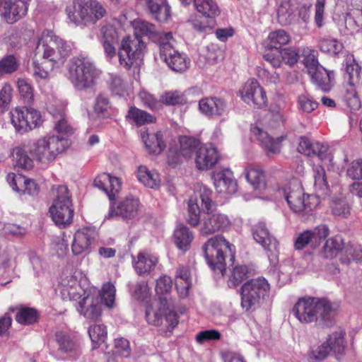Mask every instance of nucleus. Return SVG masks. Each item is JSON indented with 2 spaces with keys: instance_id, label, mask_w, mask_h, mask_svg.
Instances as JSON below:
<instances>
[{
  "instance_id": "f257e3e1",
  "label": "nucleus",
  "mask_w": 362,
  "mask_h": 362,
  "mask_svg": "<svg viewBox=\"0 0 362 362\" xmlns=\"http://www.w3.org/2000/svg\"><path fill=\"white\" fill-rule=\"evenodd\" d=\"M212 191L206 186L200 187L199 192L192 197L188 202L187 222L192 226H197L200 221V204L202 210L206 211L200 222L199 232L201 235L206 236L216 232L223 231L230 226V221L228 216L221 213H210L213 202L211 200Z\"/></svg>"
},
{
  "instance_id": "f03ea898",
  "label": "nucleus",
  "mask_w": 362,
  "mask_h": 362,
  "mask_svg": "<svg viewBox=\"0 0 362 362\" xmlns=\"http://www.w3.org/2000/svg\"><path fill=\"white\" fill-rule=\"evenodd\" d=\"M313 177L314 187L317 196L307 194L305 198L303 189L297 181L290 183L289 186L286 188L285 199L293 212L308 214L318 205V197L328 194L329 186L324 167L321 165H315Z\"/></svg>"
},
{
  "instance_id": "7ed1b4c3",
  "label": "nucleus",
  "mask_w": 362,
  "mask_h": 362,
  "mask_svg": "<svg viewBox=\"0 0 362 362\" xmlns=\"http://www.w3.org/2000/svg\"><path fill=\"white\" fill-rule=\"evenodd\" d=\"M133 27L134 37H124L117 53L119 64L127 69L141 60L144 56L146 45L141 39L142 36H147L153 40L158 38L161 42L165 34L158 33L154 25L142 20H135L133 22Z\"/></svg>"
},
{
  "instance_id": "20e7f679",
  "label": "nucleus",
  "mask_w": 362,
  "mask_h": 362,
  "mask_svg": "<svg viewBox=\"0 0 362 362\" xmlns=\"http://www.w3.org/2000/svg\"><path fill=\"white\" fill-rule=\"evenodd\" d=\"M292 313L301 323L328 325L334 315L330 301L325 298L303 297L295 303Z\"/></svg>"
},
{
  "instance_id": "39448f33",
  "label": "nucleus",
  "mask_w": 362,
  "mask_h": 362,
  "mask_svg": "<svg viewBox=\"0 0 362 362\" xmlns=\"http://www.w3.org/2000/svg\"><path fill=\"white\" fill-rule=\"evenodd\" d=\"M71 51V46L63 39L55 35L52 30H44L37 39L35 57L49 59L57 67L64 65Z\"/></svg>"
},
{
  "instance_id": "423d86ee",
  "label": "nucleus",
  "mask_w": 362,
  "mask_h": 362,
  "mask_svg": "<svg viewBox=\"0 0 362 362\" xmlns=\"http://www.w3.org/2000/svg\"><path fill=\"white\" fill-rule=\"evenodd\" d=\"M69 20L76 25L96 23L107 11L97 0H74L66 9Z\"/></svg>"
},
{
  "instance_id": "0eeeda50",
  "label": "nucleus",
  "mask_w": 362,
  "mask_h": 362,
  "mask_svg": "<svg viewBox=\"0 0 362 362\" xmlns=\"http://www.w3.org/2000/svg\"><path fill=\"white\" fill-rule=\"evenodd\" d=\"M202 250L208 264L214 271H225L226 256H230L231 261L235 259V246L223 235L209 238L203 245Z\"/></svg>"
},
{
  "instance_id": "6e6552de",
  "label": "nucleus",
  "mask_w": 362,
  "mask_h": 362,
  "mask_svg": "<svg viewBox=\"0 0 362 362\" xmlns=\"http://www.w3.org/2000/svg\"><path fill=\"white\" fill-rule=\"evenodd\" d=\"M98 75L93 62L87 56L79 55L70 61L69 78L77 89L92 87Z\"/></svg>"
},
{
  "instance_id": "1a4fd4ad",
  "label": "nucleus",
  "mask_w": 362,
  "mask_h": 362,
  "mask_svg": "<svg viewBox=\"0 0 362 362\" xmlns=\"http://www.w3.org/2000/svg\"><path fill=\"white\" fill-rule=\"evenodd\" d=\"M68 145L67 140L63 136L47 135L33 142L30 153L37 162L47 166L64 151Z\"/></svg>"
},
{
  "instance_id": "9d476101",
  "label": "nucleus",
  "mask_w": 362,
  "mask_h": 362,
  "mask_svg": "<svg viewBox=\"0 0 362 362\" xmlns=\"http://www.w3.org/2000/svg\"><path fill=\"white\" fill-rule=\"evenodd\" d=\"M52 190L56 193V199L49 211L56 225L64 228L73 221L74 209L71 195L65 185L54 186Z\"/></svg>"
},
{
  "instance_id": "9b49d317",
  "label": "nucleus",
  "mask_w": 362,
  "mask_h": 362,
  "mask_svg": "<svg viewBox=\"0 0 362 362\" xmlns=\"http://www.w3.org/2000/svg\"><path fill=\"white\" fill-rule=\"evenodd\" d=\"M269 291V285L264 278L251 279L240 288L241 306L246 311H254L263 303Z\"/></svg>"
},
{
  "instance_id": "f8f14e48",
  "label": "nucleus",
  "mask_w": 362,
  "mask_h": 362,
  "mask_svg": "<svg viewBox=\"0 0 362 362\" xmlns=\"http://www.w3.org/2000/svg\"><path fill=\"white\" fill-rule=\"evenodd\" d=\"M163 35L164 38L159 42L161 59L173 71H185L189 68L190 60L185 54L180 53L173 47L175 41L171 33H165Z\"/></svg>"
},
{
  "instance_id": "ddd939ff",
  "label": "nucleus",
  "mask_w": 362,
  "mask_h": 362,
  "mask_svg": "<svg viewBox=\"0 0 362 362\" xmlns=\"http://www.w3.org/2000/svg\"><path fill=\"white\" fill-rule=\"evenodd\" d=\"M9 115L11 124L21 134L28 132L42 123L40 112L33 108L16 107Z\"/></svg>"
},
{
  "instance_id": "4468645a",
  "label": "nucleus",
  "mask_w": 362,
  "mask_h": 362,
  "mask_svg": "<svg viewBox=\"0 0 362 362\" xmlns=\"http://www.w3.org/2000/svg\"><path fill=\"white\" fill-rule=\"evenodd\" d=\"M239 93L241 99L250 107L262 109L267 106L266 92L254 78L247 81Z\"/></svg>"
},
{
  "instance_id": "2eb2a0df",
  "label": "nucleus",
  "mask_w": 362,
  "mask_h": 362,
  "mask_svg": "<svg viewBox=\"0 0 362 362\" xmlns=\"http://www.w3.org/2000/svg\"><path fill=\"white\" fill-rule=\"evenodd\" d=\"M30 0H1L0 16L8 24H14L28 13Z\"/></svg>"
},
{
  "instance_id": "dca6fc26",
  "label": "nucleus",
  "mask_w": 362,
  "mask_h": 362,
  "mask_svg": "<svg viewBox=\"0 0 362 362\" xmlns=\"http://www.w3.org/2000/svg\"><path fill=\"white\" fill-rule=\"evenodd\" d=\"M329 233V228L325 224L319 225L313 230H306L297 235L294 240V248L296 250H301L308 245L315 248L328 236Z\"/></svg>"
},
{
  "instance_id": "f3484780",
  "label": "nucleus",
  "mask_w": 362,
  "mask_h": 362,
  "mask_svg": "<svg viewBox=\"0 0 362 362\" xmlns=\"http://www.w3.org/2000/svg\"><path fill=\"white\" fill-rule=\"evenodd\" d=\"M86 296L78 302V312L87 320L96 321L102 315L99 293L95 290L85 291Z\"/></svg>"
},
{
  "instance_id": "a211bd4d",
  "label": "nucleus",
  "mask_w": 362,
  "mask_h": 362,
  "mask_svg": "<svg viewBox=\"0 0 362 362\" xmlns=\"http://www.w3.org/2000/svg\"><path fill=\"white\" fill-rule=\"evenodd\" d=\"M328 146L319 141H311L306 137H300L299 139L297 150L300 153L304 154L307 156H315L320 162L315 163V165H321L327 161L331 160L330 155L328 153Z\"/></svg>"
},
{
  "instance_id": "6ab92c4d",
  "label": "nucleus",
  "mask_w": 362,
  "mask_h": 362,
  "mask_svg": "<svg viewBox=\"0 0 362 362\" xmlns=\"http://www.w3.org/2000/svg\"><path fill=\"white\" fill-rule=\"evenodd\" d=\"M96 237V230L93 228H83L76 230L71 243L73 255L76 256L90 253Z\"/></svg>"
},
{
  "instance_id": "aec40b11",
  "label": "nucleus",
  "mask_w": 362,
  "mask_h": 362,
  "mask_svg": "<svg viewBox=\"0 0 362 362\" xmlns=\"http://www.w3.org/2000/svg\"><path fill=\"white\" fill-rule=\"evenodd\" d=\"M79 272L66 269L60 278V292L64 300H76L81 296V288L78 281Z\"/></svg>"
},
{
  "instance_id": "412c9836",
  "label": "nucleus",
  "mask_w": 362,
  "mask_h": 362,
  "mask_svg": "<svg viewBox=\"0 0 362 362\" xmlns=\"http://www.w3.org/2000/svg\"><path fill=\"white\" fill-rule=\"evenodd\" d=\"M6 180L12 189L20 194L30 196L38 194L39 187L33 180L15 173H8Z\"/></svg>"
},
{
  "instance_id": "4be33fe9",
  "label": "nucleus",
  "mask_w": 362,
  "mask_h": 362,
  "mask_svg": "<svg viewBox=\"0 0 362 362\" xmlns=\"http://www.w3.org/2000/svg\"><path fill=\"white\" fill-rule=\"evenodd\" d=\"M139 201L133 197H127L119 203L116 208L113 204H110V210L106 216L108 218L119 216L122 218H132L137 214Z\"/></svg>"
},
{
  "instance_id": "5701e85b",
  "label": "nucleus",
  "mask_w": 362,
  "mask_h": 362,
  "mask_svg": "<svg viewBox=\"0 0 362 362\" xmlns=\"http://www.w3.org/2000/svg\"><path fill=\"white\" fill-rule=\"evenodd\" d=\"M214 184L219 193L234 194L238 189L237 182L230 169H223L213 173Z\"/></svg>"
},
{
  "instance_id": "b1692460",
  "label": "nucleus",
  "mask_w": 362,
  "mask_h": 362,
  "mask_svg": "<svg viewBox=\"0 0 362 362\" xmlns=\"http://www.w3.org/2000/svg\"><path fill=\"white\" fill-rule=\"evenodd\" d=\"M219 158L216 148L212 144L200 145L197 151L196 165L199 170L211 168Z\"/></svg>"
},
{
  "instance_id": "393cba45",
  "label": "nucleus",
  "mask_w": 362,
  "mask_h": 362,
  "mask_svg": "<svg viewBox=\"0 0 362 362\" xmlns=\"http://www.w3.org/2000/svg\"><path fill=\"white\" fill-rule=\"evenodd\" d=\"M299 8L298 0H281L277 8V20L281 25H288L296 19Z\"/></svg>"
},
{
  "instance_id": "a878e982",
  "label": "nucleus",
  "mask_w": 362,
  "mask_h": 362,
  "mask_svg": "<svg viewBox=\"0 0 362 362\" xmlns=\"http://www.w3.org/2000/svg\"><path fill=\"white\" fill-rule=\"evenodd\" d=\"M94 185L104 191L110 200L113 201L115 199L116 194L121 189L122 182L117 177L104 173L95 178Z\"/></svg>"
},
{
  "instance_id": "bb28decb",
  "label": "nucleus",
  "mask_w": 362,
  "mask_h": 362,
  "mask_svg": "<svg viewBox=\"0 0 362 362\" xmlns=\"http://www.w3.org/2000/svg\"><path fill=\"white\" fill-rule=\"evenodd\" d=\"M199 111L206 116H222L227 110L226 103L221 98H205L199 102Z\"/></svg>"
},
{
  "instance_id": "cd10ccee",
  "label": "nucleus",
  "mask_w": 362,
  "mask_h": 362,
  "mask_svg": "<svg viewBox=\"0 0 362 362\" xmlns=\"http://www.w3.org/2000/svg\"><path fill=\"white\" fill-rule=\"evenodd\" d=\"M251 132L258 139L262 146L267 151L268 156L276 154L280 152L281 138L274 139L267 132L256 125L251 126Z\"/></svg>"
},
{
  "instance_id": "c85d7f7f",
  "label": "nucleus",
  "mask_w": 362,
  "mask_h": 362,
  "mask_svg": "<svg viewBox=\"0 0 362 362\" xmlns=\"http://www.w3.org/2000/svg\"><path fill=\"white\" fill-rule=\"evenodd\" d=\"M141 138L146 150L152 155H159L165 148L163 134L160 132L149 133L147 130L141 132Z\"/></svg>"
},
{
  "instance_id": "c756f323",
  "label": "nucleus",
  "mask_w": 362,
  "mask_h": 362,
  "mask_svg": "<svg viewBox=\"0 0 362 362\" xmlns=\"http://www.w3.org/2000/svg\"><path fill=\"white\" fill-rule=\"evenodd\" d=\"M252 235L255 241L267 251H272L277 247V241L269 232L264 223L259 222L252 228Z\"/></svg>"
},
{
  "instance_id": "7c9ffc66",
  "label": "nucleus",
  "mask_w": 362,
  "mask_h": 362,
  "mask_svg": "<svg viewBox=\"0 0 362 362\" xmlns=\"http://www.w3.org/2000/svg\"><path fill=\"white\" fill-rule=\"evenodd\" d=\"M158 257L147 252H140L133 260V265L139 275L149 274L158 264Z\"/></svg>"
},
{
  "instance_id": "2f4dec72",
  "label": "nucleus",
  "mask_w": 362,
  "mask_h": 362,
  "mask_svg": "<svg viewBox=\"0 0 362 362\" xmlns=\"http://www.w3.org/2000/svg\"><path fill=\"white\" fill-rule=\"evenodd\" d=\"M312 82L322 90L329 91L334 84V74L322 66L309 74Z\"/></svg>"
},
{
  "instance_id": "473e14b6",
  "label": "nucleus",
  "mask_w": 362,
  "mask_h": 362,
  "mask_svg": "<svg viewBox=\"0 0 362 362\" xmlns=\"http://www.w3.org/2000/svg\"><path fill=\"white\" fill-rule=\"evenodd\" d=\"M346 78L348 86L361 87V67L356 62L353 55L347 56L345 59Z\"/></svg>"
},
{
  "instance_id": "72a5a7b5",
  "label": "nucleus",
  "mask_w": 362,
  "mask_h": 362,
  "mask_svg": "<svg viewBox=\"0 0 362 362\" xmlns=\"http://www.w3.org/2000/svg\"><path fill=\"white\" fill-rule=\"evenodd\" d=\"M146 4L156 21H166L170 16V6L167 0H148Z\"/></svg>"
},
{
  "instance_id": "f704fd0d",
  "label": "nucleus",
  "mask_w": 362,
  "mask_h": 362,
  "mask_svg": "<svg viewBox=\"0 0 362 362\" xmlns=\"http://www.w3.org/2000/svg\"><path fill=\"white\" fill-rule=\"evenodd\" d=\"M174 242L180 250L187 251L194 240L193 233L185 225H177L174 231Z\"/></svg>"
},
{
  "instance_id": "c9c22d12",
  "label": "nucleus",
  "mask_w": 362,
  "mask_h": 362,
  "mask_svg": "<svg viewBox=\"0 0 362 362\" xmlns=\"http://www.w3.org/2000/svg\"><path fill=\"white\" fill-rule=\"evenodd\" d=\"M192 282L189 271L187 267H180L177 269L175 286L180 298H186L189 295Z\"/></svg>"
},
{
  "instance_id": "e433bc0d",
  "label": "nucleus",
  "mask_w": 362,
  "mask_h": 362,
  "mask_svg": "<svg viewBox=\"0 0 362 362\" xmlns=\"http://www.w3.org/2000/svg\"><path fill=\"white\" fill-rule=\"evenodd\" d=\"M57 67L49 59H42L40 62L35 57L33 59V76L37 81L49 79L52 71Z\"/></svg>"
},
{
  "instance_id": "4c0bfd02",
  "label": "nucleus",
  "mask_w": 362,
  "mask_h": 362,
  "mask_svg": "<svg viewBox=\"0 0 362 362\" xmlns=\"http://www.w3.org/2000/svg\"><path fill=\"white\" fill-rule=\"evenodd\" d=\"M180 144V148L179 152L177 153L175 160H172V162L175 163L180 162V156H182L185 158L191 157L192 153L195 151H197L200 146V142L198 139L188 136L181 137Z\"/></svg>"
},
{
  "instance_id": "58836bf2",
  "label": "nucleus",
  "mask_w": 362,
  "mask_h": 362,
  "mask_svg": "<svg viewBox=\"0 0 362 362\" xmlns=\"http://www.w3.org/2000/svg\"><path fill=\"white\" fill-rule=\"evenodd\" d=\"M194 6L198 13L206 18H216L221 13L215 0H194Z\"/></svg>"
},
{
  "instance_id": "ea45409f",
  "label": "nucleus",
  "mask_w": 362,
  "mask_h": 362,
  "mask_svg": "<svg viewBox=\"0 0 362 362\" xmlns=\"http://www.w3.org/2000/svg\"><path fill=\"white\" fill-rule=\"evenodd\" d=\"M136 176L139 181L149 188H156L159 186L160 177L157 172L149 170L146 166L138 168Z\"/></svg>"
},
{
  "instance_id": "a19ab883",
  "label": "nucleus",
  "mask_w": 362,
  "mask_h": 362,
  "mask_svg": "<svg viewBox=\"0 0 362 362\" xmlns=\"http://www.w3.org/2000/svg\"><path fill=\"white\" fill-rule=\"evenodd\" d=\"M245 177L255 189L264 187V175L262 169L256 165H250L245 169Z\"/></svg>"
},
{
  "instance_id": "79ce46f5",
  "label": "nucleus",
  "mask_w": 362,
  "mask_h": 362,
  "mask_svg": "<svg viewBox=\"0 0 362 362\" xmlns=\"http://www.w3.org/2000/svg\"><path fill=\"white\" fill-rule=\"evenodd\" d=\"M344 246L343 238L335 235L327 240L323 247L322 254L325 258L332 259L341 252Z\"/></svg>"
},
{
  "instance_id": "37998d69",
  "label": "nucleus",
  "mask_w": 362,
  "mask_h": 362,
  "mask_svg": "<svg viewBox=\"0 0 362 362\" xmlns=\"http://www.w3.org/2000/svg\"><path fill=\"white\" fill-rule=\"evenodd\" d=\"M56 338L61 351L74 355L78 354V345L75 339L62 332H57Z\"/></svg>"
},
{
  "instance_id": "c03bdc74",
  "label": "nucleus",
  "mask_w": 362,
  "mask_h": 362,
  "mask_svg": "<svg viewBox=\"0 0 362 362\" xmlns=\"http://www.w3.org/2000/svg\"><path fill=\"white\" fill-rule=\"evenodd\" d=\"M126 117L127 119L134 122L136 125H144L148 123H153L156 121L155 117L136 107L129 108Z\"/></svg>"
},
{
  "instance_id": "a18cd8bd",
  "label": "nucleus",
  "mask_w": 362,
  "mask_h": 362,
  "mask_svg": "<svg viewBox=\"0 0 362 362\" xmlns=\"http://www.w3.org/2000/svg\"><path fill=\"white\" fill-rule=\"evenodd\" d=\"M88 334L93 343V348L97 349L107 339V327L103 324L93 325L88 328Z\"/></svg>"
},
{
  "instance_id": "49530a36",
  "label": "nucleus",
  "mask_w": 362,
  "mask_h": 362,
  "mask_svg": "<svg viewBox=\"0 0 362 362\" xmlns=\"http://www.w3.org/2000/svg\"><path fill=\"white\" fill-rule=\"evenodd\" d=\"M325 342L329 344L330 351H333L337 357L344 354L346 341L343 333L337 332L332 333Z\"/></svg>"
},
{
  "instance_id": "de8ad7c7",
  "label": "nucleus",
  "mask_w": 362,
  "mask_h": 362,
  "mask_svg": "<svg viewBox=\"0 0 362 362\" xmlns=\"http://www.w3.org/2000/svg\"><path fill=\"white\" fill-rule=\"evenodd\" d=\"M291 40L290 35L284 30H277L271 32L267 37L268 46L271 49H279L281 46L288 44Z\"/></svg>"
},
{
  "instance_id": "09e8293b",
  "label": "nucleus",
  "mask_w": 362,
  "mask_h": 362,
  "mask_svg": "<svg viewBox=\"0 0 362 362\" xmlns=\"http://www.w3.org/2000/svg\"><path fill=\"white\" fill-rule=\"evenodd\" d=\"M300 54L303 58V63L308 69V74L321 66L318 62L315 50L309 47H303L300 50Z\"/></svg>"
},
{
  "instance_id": "8fccbe9b",
  "label": "nucleus",
  "mask_w": 362,
  "mask_h": 362,
  "mask_svg": "<svg viewBox=\"0 0 362 362\" xmlns=\"http://www.w3.org/2000/svg\"><path fill=\"white\" fill-rule=\"evenodd\" d=\"M94 112L99 117H109L112 112V105L107 96L100 94L95 99Z\"/></svg>"
},
{
  "instance_id": "3c124183",
  "label": "nucleus",
  "mask_w": 362,
  "mask_h": 362,
  "mask_svg": "<svg viewBox=\"0 0 362 362\" xmlns=\"http://www.w3.org/2000/svg\"><path fill=\"white\" fill-rule=\"evenodd\" d=\"M345 25L351 31L362 27V6L349 11L345 17Z\"/></svg>"
},
{
  "instance_id": "603ef678",
  "label": "nucleus",
  "mask_w": 362,
  "mask_h": 362,
  "mask_svg": "<svg viewBox=\"0 0 362 362\" xmlns=\"http://www.w3.org/2000/svg\"><path fill=\"white\" fill-rule=\"evenodd\" d=\"M16 321L22 325H30L37 321L38 317L37 312L32 308L20 307L16 308Z\"/></svg>"
},
{
  "instance_id": "864d4df0",
  "label": "nucleus",
  "mask_w": 362,
  "mask_h": 362,
  "mask_svg": "<svg viewBox=\"0 0 362 362\" xmlns=\"http://www.w3.org/2000/svg\"><path fill=\"white\" fill-rule=\"evenodd\" d=\"M344 255L340 259L343 264H349L351 260L362 263V247L358 244H349L345 248Z\"/></svg>"
},
{
  "instance_id": "5fc2aeb1",
  "label": "nucleus",
  "mask_w": 362,
  "mask_h": 362,
  "mask_svg": "<svg viewBox=\"0 0 362 362\" xmlns=\"http://www.w3.org/2000/svg\"><path fill=\"white\" fill-rule=\"evenodd\" d=\"M319 48L323 52L335 56L342 51L344 46L336 39L325 37L319 41Z\"/></svg>"
},
{
  "instance_id": "6e6d98bb",
  "label": "nucleus",
  "mask_w": 362,
  "mask_h": 362,
  "mask_svg": "<svg viewBox=\"0 0 362 362\" xmlns=\"http://www.w3.org/2000/svg\"><path fill=\"white\" fill-rule=\"evenodd\" d=\"M361 87L347 86L344 96L347 106L352 111L358 110L361 106V100L358 97V90Z\"/></svg>"
},
{
  "instance_id": "4d7b16f0",
  "label": "nucleus",
  "mask_w": 362,
  "mask_h": 362,
  "mask_svg": "<svg viewBox=\"0 0 362 362\" xmlns=\"http://www.w3.org/2000/svg\"><path fill=\"white\" fill-rule=\"evenodd\" d=\"M330 353V347L326 342L313 346L308 353V358L310 361L320 362L325 360Z\"/></svg>"
},
{
  "instance_id": "13d9d810",
  "label": "nucleus",
  "mask_w": 362,
  "mask_h": 362,
  "mask_svg": "<svg viewBox=\"0 0 362 362\" xmlns=\"http://www.w3.org/2000/svg\"><path fill=\"white\" fill-rule=\"evenodd\" d=\"M13 158L16 165L21 168L29 169L33 165V160L28 156L27 152L22 147H16L13 149Z\"/></svg>"
},
{
  "instance_id": "bf43d9fd",
  "label": "nucleus",
  "mask_w": 362,
  "mask_h": 362,
  "mask_svg": "<svg viewBox=\"0 0 362 362\" xmlns=\"http://www.w3.org/2000/svg\"><path fill=\"white\" fill-rule=\"evenodd\" d=\"M115 288L110 282L103 286L101 293H99L100 303L103 302L106 306L112 308L114 305L115 298Z\"/></svg>"
},
{
  "instance_id": "052dcab7",
  "label": "nucleus",
  "mask_w": 362,
  "mask_h": 362,
  "mask_svg": "<svg viewBox=\"0 0 362 362\" xmlns=\"http://www.w3.org/2000/svg\"><path fill=\"white\" fill-rule=\"evenodd\" d=\"M215 18H206L202 19L201 18H195L191 21L193 28L199 33H210L215 27Z\"/></svg>"
},
{
  "instance_id": "680f3d73",
  "label": "nucleus",
  "mask_w": 362,
  "mask_h": 362,
  "mask_svg": "<svg viewBox=\"0 0 362 362\" xmlns=\"http://www.w3.org/2000/svg\"><path fill=\"white\" fill-rule=\"evenodd\" d=\"M17 84L20 95L23 100L24 103H32L34 98V93L33 88L30 83H29L25 79L20 78L18 80Z\"/></svg>"
},
{
  "instance_id": "e2e57ef3",
  "label": "nucleus",
  "mask_w": 362,
  "mask_h": 362,
  "mask_svg": "<svg viewBox=\"0 0 362 362\" xmlns=\"http://www.w3.org/2000/svg\"><path fill=\"white\" fill-rule=\"evenodd\" d=\"M160 102L167 105H176L183 104L185 98L180 91H169L161 95Z\"/></svg>"
},
{
  "instance_id": "0e129e2a",
  "label": "nucleus",
  "mask_w": 362,
  "mask_h": 362,
  "mask_svg": "<svg viewBox=\"0 0 362 362\" xmlns=\"http://www.w3.org/2000/svg\"><path fill=\"white\" fill-rule=\"evenodd\" d=\"M18 63L13 55H8L0 61V74H11L17 70Z\"/></svg>"
},
{
  "instance_id": "69168bd1",
  "label": "nucleus",
  "mask_w": 362,
  "mask_h": 362,
  "mask_svg": "<svg viewBox=\"0 0 362 362\" xmlns=\"http://www.w3.org/2000/svg\"><path fill=\"white\" fill-rule=\"evenodd\" d=\"M55 118V130L63 134H73L72 127L68 124V122L64 116V112L58 115H54Z\"/></svg>"
},
{
  "instance_id": "338daca9",
  "label": "nucleus",
  "mask_w": 362,
  "mask_h": 362,
  "mask_svg": "<svg viewBox=\"0 0 362 362\" xmlns=\"http://www.w3.org/2000/svg\"><path fill=\"white\" fill-rule=\"evenodd\" d=\"M118 39L117 31L113 25L107 24L102 26L100 29V42H117Z\"/></svg>"
},
{
  "instance_id": "774afa93",
  "label": "nucleus",
  "mask_w": 362,
  "mask_h": 362,
  "mask_svg": "<svg viewBox=\"0 0 362 362\" xmlns=\"http://www.w3.org/2000/svg\"><path fill=\"white\" fill-rule=\"evenodd\" d=\"M248 273L249 271L246 266L241 265L235 267L230 276V282L233 284V286L238 285L248 277Z\"/></svg>"
}]
</instances>
